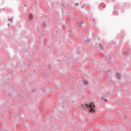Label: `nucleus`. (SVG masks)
Wrapping results in <instances>:
<instances>
[{
  "label": "nucleus",
  "mask_w": 131,
  "mask_h": 131,
  "mask_svg": "<svg viewBox=\"0 0 131 131\" xmlns=\"http://www.w3.org/2000/svg\"><path fill=\"white\" fill-rule=\"evenodd\" d=\"M86 107L89 109V112H91V113H94V112H95V104L94 103L86 104Z\"/></svg>",
  "instance_id": "obj_1"
},
{
  "label": "nucleus",
  "mask_w": 131,
  "mask_h": 131,
  "mask_svg": "<svg viewBox=\"0 0 131 131\" xmlns=\"http://www.w3.org/2000/svg\"><path fill=\"white\" fill-rule=\"evenodd\" d=\"M83 83H84V85H86V84H88V83H89V82H88V81H84Z\"/></svg>",
  "instance_id": "obj_2"
},
{
  "label": "nucleus",
  "mask_w": 131,
  "mask_h": 131,
  "mask_svg": "<svg viewBox=\"0 0 131 131\" xmlns=\"http://www.w3.org/2000/svg\"><path fill=\"white\" fill-rule=\"evenodd\" d=\"M101 100H103V101H105V102H107L106 98H104L103 97H101Z\"/></svg>",
  "instance_id": "obj_3"
},
{
  "label": "nucleus",
  "mask_w": 131,
  "mask_h": 131,
  "mask_svg": "<svg viewBox=\"0 0 131 131\" xmlns=\"http://www.w3.org/2000/svg\"><path fill=\"white\" fill-rule=\"evenodd\" d=\"M99 46L101 50H104V48H103V47L101 45H99Z\"/></svg>",
  "instance_id": "obj_4"
},
{
  "label": "nucleus",
  "mask_w": 131,
  "mask_h": 131,
  "mask_svg": "<svg viewBox=\"0 0 131 131\" xmlns=\"http://www.w3.org/2000/svg\"><path fill=\"white\" fill-rule=\"evenodd\" d=\"M117 76L118 78H120V77H121L120 74H117Z\"/></svg>",
  "instance_id": "obj_5"
},
{
  "label": "nucleus",
  "mask_w": 131,
  "mask_h": 131,
  "mask_svg": "<svg viewBox=\"0 0 131 131\" xmlns=\"http://www.w3.org/2000/svg\"><path fill=\"white\" fill-rule=\"evenodd\" d=\"M75 6H76V7H77V6H78V3H76Z\"/></svg>",
  "instance_id": "obj_6"
},
{
  "label": "nucleus",
  "mask_w": 131,
  "mask_h": 131,
  "mask_svg": "<svg viewBox=\"0 0 131 131\" xmlns=\"http://www.w3.org/2000/svg\"><path fill=\"white\" fill-rule=\"evenodd\" d=\"M30 19H32V15H30Z\"/></svg>",
  "instance_id": "obj_7"
},
{
  "label": "nucleus",
  "mask_w": 131,
  "mask_h": 131,
  "mask_svg": "<svg viewBox=\"0 0 131 131\" xmlns=\"http://www.w3.org/2000/svg\"><path fill=\"white\" fill-rule=\"evenodd\" d=\"M79 26L81 27V25H79Z\"/></svg>",
  "instance_id": "obj_8"
}]
</instances>
